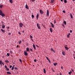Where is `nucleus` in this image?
<instances>
[{
  "instance_id": "obj_9",
  "label": "nucleus",
  "mask_w": 75,
  "mask_h": 75,
  "mask_svg": "<svg viewBox=\"0 0 75 75\" xmlns=\"http://www.w3.org/2000/svg\"><path fill=\"white\" fill-rule=\"evenodd\" d=\"M25 8H27V9H29V7H28V5H27V4L25 5Z\"/></svg>"
},
{
  "instance_id": "obj_21",
  "label": "nucleus",
  "mask_w": 75,
  "mask_h": 75,
  "mask_svg": "<svg viewBox=\"0 0 75 75\" xmlns=\"http://www.w3.org/2000/svg\"><path fill=\"white\" fill-rule=\"evenodd\" d=\"M7 74H8H8H11V73L10 72L7 71Z\"/></svg>"
},
{
  "instance_id": "obj_42",
  "label": "nucleus",
  "mask_w": 75,
  "mask_h": 75,
  "mask_svg": "<svg viewBox=\"0 0 75 75\" xmlns=\"http://www.w3.org/2000/svg\"><path fill=\"white\" fill-rule=\"evenodd\" d=\"M67 37H68V38H69V35L68 34L67 35Z\"/></svg>"
},
{
  "instance_id": "obj_39",
  "label": "nucleus",
  "mask_w": 75,
  "mask_h": 75,
  "mask_svg": "<svg viewBox=\"0 0 75 75\" xmlns=\"http://www.w3.org/2000/svg\"><path fill=\"white\" fill-rule=\"evenodd\" d=\"M2 64V61L0 60V64Z\"/></svg>"
},
{
  "instance_id": "obj_63",
  "label": "nucleus",
  "mask_w": 75,
  "mask_h": 75,
  "mask_svg": "<svg viewBox=\"0 0 75 75\" xmlns=\"http://www.w3.org/2000/svg\"><path fill=\"white\" fill-rule=\"evenodd\" d=\"M53 72H55V70H53Z\"/></svg>"
},
{
  "instance_id": "obj_5",
  "label": "nucleus",
  "mask_w": 75,
  "mask_h": 75,
  "mask_svg": "<svg viewBox=\"0 0 75 75\" xmlns=\"http://www.w3.org/2000/svg\"><path fill=\"white\" fill-rule=\"evenodd\" d=\"M24 53L25 55L26 56H27V55H28V54H27V52H26L25 51H24Z\"/></svg>"
},
{
  "instance_id": "obj_27",
  "label": "nucleus",
  "mask_w": 75,
  "mask_h": 75,
  "mask_svg": "<svg viewBox=\"0 0 75 75\" xmlns=\"http://www.w3.org/2000/svg\"><path fill=\"white\" fill-rule=\"evenodd\" d=\"M3 5H0V8H2V7H3Z\"/></svg>"
},
{
  "instance_id": "obj_22",
  "label": "nucleus",
  "mask_w": 75,
  "mask_h": 75,
  "mask_svg": "<svg viewBox=\"0 0 75 75\" xmlns=\"http://www.w3.org/2000/svg\"><path fill=\"white\" fill-rule=\"evenodd\" d=\"M9 2L11 3H13V0H10Z\"/></svg>"
},
{
  "instance_id": "obj_47",
  "label": "nucleus",
  "mask_w": 75,
  "mask_h": 75,
  "mask_svg": "<svg viewBox=\"0 0 75 75\" xmlns=\"http://www.w3.org/2000/svg\"><path fill=\"white\" fill-rule=\"evenodd\" d=\"M11 33H8V35H11Z\"/></svg>"
},
{
  "instance_id": "obj_1",
  "label": "nucleus",
  "mask_w": 75,
  "mask_h": 75,
  "mask_svg": "<svg viewBox=\"0 0 75 75\" xmlns=\"http://www.w3.org/2000/svg\"><path fill=\"white\" fill-rule=\"evenodd\" d=\"M40 13L41 14H42V15L43 14V13L44 12V11H43L41 9H40L39 11Z\"/></svg>"
},
{
  "instance_id": "obj_36",
  "label": "nucleus",
  "mask_w": 75,
  "mask_h": 75,
  "mask_svg": "<svg viewBox=\"0 0 75 75\" xmlns=\"http://www.w3.org/2000/svg\"><path fill=\"white\" fill-rule=\"evenodd\" d=\"M5 68L6 69H7V66L6 65L5 66Z\"/></svg>"
},
{
  "instance_id": "obj_61",
  "label": "nucleus",
  "mask_w": 75,
  "mask_h": 75,
  "mask_svg": "<svg viewBox=\"0 0 75 75\" xmlns=\"http://www.w3.org/2000/svg\"><path fill=\"white\" fill-rule=\"evenodd\" d=\"M1 65V66H2V64H0Z\"/></svg>"
},
{
  "instance_id": "obj_28",
  "label": "nucleus",
  "mask_w": 75,
  "mask_h": 75,
  "mask_svg": "<svg viewBox=\"0 0 75 75\" xmlns=\"http://www.w3.org/2000/svg\"><path fill=\"white\" fill-rule=\"evenodd\" d=\"M21 43V40H20L19 42V44H20Z\"/></svg>"
},
{
  "instance_id": "obj_40",
  "label": "nucleus",
  "mask_w": 75,
  "mask_h": 75,
  "mask_svg": "<svg viewBox=\"0 0 75 75\" xmlns=\"http://www.w3.org/2000/svg\"><path fill=\"white\" fill-rule=\"evenodd\" d=\"M14 68L13 67H12V68L11 69L12 70H13L14 69Z\"/></svg>"
},
{
  "instance_id": "obj_58",
  "label": "nucleus",
  "mask_w": 75,
  "mask_h": 75,
  "mask_svg": "<svg viewBox=\"0 0 75 75\" xmlns=\"http://www.w3.org/2000/svg\"><path fill=\"white\" fill-rule=\"evenodd\" d=\"M9 28H9V27H7V28L8 29H9Z\"/></svg>"
},
{
  "instance_id": "obj_26",
  "label": "nucleus",
  "mask_w": 75,
  "mask_h": 75,
  "mask_svg": "<svg viewBox=\"0 0 75 75\" xmlns=\"http://www.w3.org/2000/svg\"><path fill=\"white\" fill-rule=\"evenodd\" d=\"M2 28H5V25H2Z\"/></svg>"
},
{
  "instance_id": "obj_31",
  "label": "nucleus",
  "mask_w": 75,
  "mask_h": 75,
  "mask_svg": "<svg viewBox=\"0 0 75 75\" xmlns=\"http://www.w3.org/2000/svg\"><path fill=\"white\" fill-rule=\"evenodd\" d=\"M46 58L47 59V60H48H48H49L50 59H49V58H48V57H46Z\"/></svg>"
},
{
  "instance_id": "obj_56",
  "label": "nucleus",
  "mask_w": 75,
  "mask_h": 75,
  "mask_svg": "<svg viewBox=\"0 0 75 75\" xmlns=\"http://www.w3.org/2000/svg\"><path fill=\"white\" fill-rule=\"evenodd\" d=\"M17 48H18V45H17Z\"/></svg>"
},
{
  "instance_id": "obj_55",
  "label": "nucleus",
  "mask_w": 75,
  "mask_h": 75,
  "mask_svg": "<svg viewBox=\"0 0 75 75\" xmlns=\"http://www.w3.org/2000/svg\"><path fill=\"white\" fill-rule=\"evenodd\" d=\"M68 35H71V34H70V33H69Z\"/></svg>"
},
{
  "instance_id": "obj_46",
  "label": "nucleus",
  "mask_w": 75,
  "mask_h": 75,
  "mask_svg": "<svg viewBox=\"0 0 75 75\" xmlns=\"http://www.w3.org/2000/svg\"><path fill=\"white\" fill-rule=\"evenodd\" d=\"M10 52L11 54H13V52L12 51H10Z\"/></svg>"
},
{
  "instance_id": "obj_7",
  "label": "nucleus",
  "mask_w": 75,
  "mask_h": 75,
  "mask_svg": "<svg viewBox=\"0 0 75 75\" xmlns=\"http://www.w3.org/2000/svg\"><path fill=\"white\" fill-rule=\"evenodd\" d=\"M1 14V15H0V16H1L3 17H5V14H4L3 13Z\"/></svg>"
},
{
  "instance_id": "obj_33",
  "label": "nucleus",
  "mask_w": 75,
  "mask_h": 75,
  "mask_svg": "<svg viewBox=\"0 0 75 75\" xmlns=\"http://www.w3.org/2000/svg\"><path fill=\"white\" fill-rule=\"evenodd\" d=\"M7 55L8 57H9V56L10 55V54L8 53H7Z\"/></svg>"
},
{
  "instance_id": "obj_8",
  "label": "nucleus",
  "mask_w": 75,
  "mask_h": 75,
  "mask_svg": "<svg viewBox=\"0 0 75 75\" xmlns=\"http://www.w3.org/2000/svg\"><path fill=\"white\" fill-rule=\"evenodd\" d=\"M33 47L35 50H36V47H35V44H33Z\"/></svg>"
},
{
  "instance_id": "obj_14",
  "label": "nucleus",
  "mask_w": 75,
  "mask_h": 75,
  "mask_svg": "<svg viewBox=\"0 0 75 75\" xmlns=\"http://www.w3.org/2000/svg\"><path fill=\"white\" fill-rule=\"evenodd\" d=\"M62 54L63 55H65V52H62Z\"/></svg>"
},
{
  "instance_id": "obj_49",
  "label": "nucleus",
  "mask_w": 75,
  "mask_h": 75,
  "mask_svg": "<svg viewBox=\"0 0 75 75\" xmlns=\"http://www.w3.org/2000/svg\"><path fill=\"white\" fill-rule=\"evenodd\" d=\"M70 33H72V30H70Z\"/></svg>"
},
{
  "instance_id": "obj_64",
  "label": "nucleus",
  "mask_w": 75,
  "mask_h": 75,
  "mask_svg": "<svg viewBox=\"0 0 75 75\" xmlns=\"http://www.w3.org/2000/svg\"><path fill=\"white\" fill-rule=\"evenodd\" d=\"M1 22L2 23H4V22H3V21H1Z\"/></svg>"
},
{
  "instance_id": "obj_13",
  "label": "nucleus",
  "mask_w": 75,
  "mask_h": 75,
  "mask_svg": "<svg viewBox=\"0 0 75 75\" xmlns=\"http://www.w3.org/2000/svg\"><path fill=\"white\" fill-rule=\"evenodd\" d=\"M50 30L51 33H52V28H50Z\"/></svg>"
},
{
  "instance_id": "obj_25",
  "label": "nucleus",
  "mask_w": 75,
  "mask_h": 75,
  "mask_svg": "<svg viewBox=\"0 0 75 75\" xmlns=\"http://www.w3.org/2000/svg\"><path fill=\"white\" fill-rule=\"evenodd\" d=\"M64 3H67V0H64Z\"/></svg>"
},
{
  "instance_id": "obj_38",
  "label": "nucleus",
  "mask_w": 75,
  "mask_h": 75,
  "mask_svg": "<svg viewBox=\"0 0 75 75\" xmlns=\"http://www.w3.org/2000/svg\"><path fill=\"white\" fill-rule=\"evenodd\" d=\"M30 38L31 39V38H33V36H32L30 35Z\"/></svg>"
},
{
  "instance_id": "obj_29",
  "label": "nucleus",
  "mask_w": 75,
  "mask_h": 75,
  "mask_svg": "<svg viewBox=\"0 0 75 75\" xmlns=\"http://www.w3.org/2000/svg\"><path fill=\"white\" fill-rule=\"evenodd\" d=\"M53 64L54 66H56V65L57 64V63H53Z\"/></svg>"
},
{
  "instance_id": "obj_12",
  "label": "nucleus",
  "mask_w": 75,
  "mask_h": 75,
  "mask_svg": "<svg viewBox=\"0 0 75 75\" xmlns=\"http://www.w3.org/2000/svg\"><path fill=\"white\" fill-rule=\"evenodd\" d=\"M39 16V14H38V13H37V16H36L37 19H38Z\"/></svg>"
},
{
  "instance_id": "obj_24",
  "label": "nucleus",
  "mask_w": 75,
  "mask_h": 75,
  "mask_svg": "<svg viewBox=\"0 0 75 75\" xmlns=\"http://www.w3.org/2000/svg\"><path fill=\"white\" fill-rule=\"evenodd\" d=\"M69 74V75H71V74H72V71H70L68 73Z\"/></svg>"
},
{
  "instance_id": "obj_32",
  "label": "nucleus",
  "mask_w": 75,
  "mask_h": 75,
  "mask_svg": "<svg viewBox=\"0 0 75 75\" xmlns=\"http://www.w3.org/2000/svg\"><path fill=\"white\" fill-rule=\"evenodd\" d=\"M19 61L21 62H22V60H21V59H19Z\"/></svg>"
},
{
  "instance_id": "obj_50",
  "label": "nucleus",
  "mask_w": 75,
  "mask_h": 75,
  "mask_svg": "<svg viewBox=\"0 0 75 75\" xmlns=\"http://www.w3.org/2000/svg\"><path fill=\"white\" fill-rule=\"evenodd\" d=\"M34 62H37V60L35 59L34 60Z\"/></svg>"
},
{
  "instance_id": "obj_2",
  "label": "nucleus",
  "mask_w": 75,
  "mask_h": 75,
  "mask_svg": "<svg viewBox=\"0 0 75 75\" xmlns=\"http://www.w3.org/2000/svg\"><path fill=\"white\" fill-rule=\"evenodd\" d=\"M23 24L22 23H19V27H20V28H22V27H23Z\"/></svg>"
},
{
  "instance_id": "obj_4",
  "label": "nucleus",
  "mask_w": 75,
  "mask_h": 75,
  "mask_svg": "<svg viewBox=\"0 0 75 75\" xmlns=\"http://www.w3.org/2000/svg\"><path fill=\"white\" fill-rule=\"evenodd\" d=\"M37 25L38 28L39 29H40L41 27H40V26H39V24L38 23H37Z\"/></svg>"
},
{
  "instance_id": "obj_15",
  "label": "nucleus",
  "mask_w": 75,
  "mask_h": 75,
  "mask_svg": "<svg viewBox=\"0 0 75 75\" xmlns=\"http://www.w3.org/2000/svg\"><path fill=\"white\" fill-rule=\"evenodd\" d=\"M1 31H2V32L3 33H5V31H4V30L3 29H1Z\"/></svg>"
},
{
  "instance_id": "obj_59",
  "label": "nucleus",
  "mask_w": 75,
  "mask_h": 75,
  "mask_svg": "<svg viewBox=\"0 0 75 75\" xmlns=\"http://www.w3.org/2000/svg\"><path fill=\"white\" fill-rule=\"evenodd\" d=\"M15 67V65H13V66L12 67Z\"/></svg>"
},
{
  "instance_id": "obj_62",
  "label": "nucleus",
  "mask_w": 75,
  "mask_h": 75,
  "mask_svg": "<svg viewBox=\"0 0 75 75\" xmlns=\"http://www.w3.org/2000/svg\"><path fill=\"white\" fill-rule=\"evenodd\" d=\"M2 64H3V65H4V63H2Z\"/></svg>"
},
{
  "instance_id": "obj_41",
  "label": "nucleus",
  "mask_w": 75,
  "mask_h": 75,
  "mask_svg": "<svg viewBox=\"0 0 75 75\" xmlns=\"http://www.w3.org/2000/svg\"><path fill=\"white\" fill-rule=\"evenodd\" d=\"M6 69V71H9V69L7 68Z\"/></svg>"
},
{
  "instance_id": "obj_54",
  "label": "nucleus",
  "mask_w": 75,
  "mask_h": 75,
  "mask_svg": "<svg viewBox=\"0 0 75 75\" xmlns=\"http://www.w3.org/2000/svg\"><path fill=\"white\" fill-rule=\"evenodd\" d=\"M22 33H24V30H23V31H22Z\"/></svg>"
},
{
  "instance_id": "obj_16",
  "label": "nucleus",
  "mask_w": 75,
  "mask_h": 75,
  "mask_svg": "<svg viewBox=\"0 0 75 75\" xmlns=\"http://www.w3.org/2000/svg\"><path fill=\"white\" fill-rule=\"evenodd\" d=\"M43 71H44V72L45 74L46 73V70H45V69H43Z\"/></svg>"
},
{
  "instance_id": "obj_18",
  "label": "nucleus",
  "mask_w": 75,
  "mask_h": 75,
  "mask_svg": "<svg viewBox=\"0 0 75 75\" xmlns=\"http://www.w3.org/2000/svg\"><path fill=\"white\" fill-rule=\"evenodd\" d=\"M26 51L27 52L28 51H29V50H30V49L28 48V47H27L26 48Z\"/></svg>"
},
{
  "instance_id": "obj_51",
  "label": "nucleus",
  "mask_w": 75,
  "mask_h": 75,
  "mask_svg": "<svg viewBox=\"0 0 75 75\" xmlns=\"http://www.w3.org/2000/svg\"><path fill=\"white\" fill-rule=\"evenodd\" d=\"M10 68H12V66L10 65Z\"/></svg>"
},
{
  "instance_id": "obj_52",
  "label": "nucleus",
  "mask_w": 75,
  "mask_h": 75,
  "mask_svg": "<svg viewBox=\"0 0 75 75\" xmlns=\"http://www.w3.org/2000/svg\"><path fill=\"white\" fill-rule=\"evenodd\" d=\"M61 69H63V67L62 66L61 67Z\"/></svg>"
},
{
  "instance_id": "obj_19",
  "label": "nucleus",
  "mask_w": 75,
  "mask_h": 75,
  "mask_svg": "<svg viewBox=\"0 0 75 75\" xmlns=\"http://www.w3.org/2000/svg\"><path fill=\"white\" fill-rule=\"evenodd\" d=\"M64 23L65 25H67V23L66 22V21H64Z\"/></svg>"
},
{
  "instance_id": "obj_10",
  "label": "nucleus",
  "mask_w": 75,
  "mask_h": 75,
  "mask_svg": "<svg viewBox=\"0 0 75 75\" xmlns=\"http://www.w3.org/2000/svg\"><path fill=\"white\" fill-rule=\"evenodd\" d=\"M50 23L51 24L52 27V28H54V24H53L51 22Z\"/></svg>"
},
{
  "instance_id": "obj_3",
  "label": "nucleus",
  "mask_w": 75,
  "mask_h": 75,
  "mask_svg": "<svg viewBox=\"0 0 75 75\" xmlns=\"http://www.w3.org/2000/svg\"><path fill=\"white\" fill-rule=\"evenodd\" d=\"M49 12L48 10H47V16H49Z\"/></svg>"
},
{
  "instance_id": "obj_34",
  "label": "nucleus",
  "mask_w": 75,
  "mask_h": 75,
  "mask_svg": "<svg viewBox=\"0 0 75 75\" xmlns=\"http://www.w3.org/2000/svg\"><path fill=\"white\" fill-rule=\"evenodd\" d=\"M18 33L19 34H20V35H21V33H20V32H18Z\"/></svg>"
},
{
  "instance_id": "obj_60",
  "label": "nucleus",
  "mask_w": 75,
  "mask_h": 75,
  "mask_svg": "<svg viewBox=\"0 0 75 75\" xmlns=\"http://www.w3.org/2000/svg\"><path fill=\"white\" fill-rule=\"evenodd\" d=\"M61 1H64V0H60Z\"/></svg>"
},
{
  "instance_id": "obj_57",
  "label": "nucleus",
  "mask_w": 75,
  "mask_h": 75,
  "mask_svg": "<svg viewBox=\"0 0 75 75\" xmlns=\"http://www.w3.org/2000/svg\"><path fill=\"white\" fill-rule=\"evenodd\" d=\"M36 46L37 47H39V46H38V45H36Z\"/></svg>"
},
{
  "instance_id": "obj_23",
  "label": "nucleus",
  "mask_w": 75,
  "mask_h": 75,
  "mask_svg": "<svg viewBox=\"0 0 75 75\" xmlns=\"http://www.w3.org/2000/svg\"><path fill=\"white\" fill-rule=\"evenodd\" d=\"M3 13V12L1 10H0V15H1V14Z\"/></svg>"
},
{
  "instance_id": "obj_20",
  "label": "nucleus",
  "mask_w": 75,
  "mask_h": 75,
  "mask_svg": "<svg viewBox=\"0 0 75 75\" xmlns=\"http://www.w3.org/2000/svg\"><path fill=\"white\" fill-rule=\"evenodd\" d=\"M54 1H53V0H52L51 1H50V3H52V4H53V3H54Z\"/></svg>"
},
{
  "instance_id": "obj_30",
  "label": "nucleus",
  "mask_w": 75,
  "mask_h": 75,
  "mask_svg": "<svg viewBox=\"0 0 75 75\" xmlns=\"http://www.w3.org/2000/svg\"><path fill=\"white\" fill-rule=\"evenodd\" d=\"M5 62H6V63H8V62H9L8 61V60H5Z\"/></svg>"
},
{
  "instance_id": "obj_6",
  "label": "nucleus",
  "mask_w": 75,
  "mask_h": 75,
  "mask_svg": "<svg viewBox=\"0 0 75 75\" xmlns=\"http://www.w3.org/2000/svg\"><path fill=\"white\" fill-rule=\"evenodd\" d=\"M50 50H51V51H53V52H54V53H55V51L54 50V49H52V48H51L50 49Z\"/></svg>"
},
{
  "instance_id": "obj_17",
  "label": "nucleus",
  "mask_w": 75,
  "mask_h": 75,
  "mask_svg": "<svg viewBox=\"0 0 75 75\" xmlns=\"http://www.w3.org/2000/svg\"><path fill=\"white\" fill-rule=\"evenodd\" d=\"M70 16L71 18L72 19L73 18V16H72V15L71 14H70Z\"/></svg>"
},
{
  "instance_id": "obj_53",
  "label": "nucleus",
  "mask_w": 75,
  "mask_h": 75,
  "mask_svg": "<svg viewBox=\"0 0 75 75\" xmlns=\"http://www.w3.org/2000/svg\"><path fill=\"white\" fill-rule=\"evenodd\" d=\"M48 61L49 62H50V63H51V62H50V60H48Z\"/></svg>"
},
{
  "instance_id": "obj_48",
  "label": "nucleus",
  "mask_w": 75,
  "mask_h": 75,
  "mask_svg": "<svg viewBox=\"0 0 75 75\" xmlns=\"http://www.w3.org/2000/svg\"><path fill=\"white\" fill-rule=\"evenodd\" d=\"M71 71L72 72H74V70L73 69H71Z\"/></svg>"
},
{
  "instance_id": "obj_35",
  "label": "nucleus",
  "mask_w": 75,
  "mask_h": 75,
  "mask_svg": "<svg viewBox=\"0 0 75 75\" xmlns=\"http://www.w3.org/2000/svg\"><path fill=\"white\" fill-rule=\"evenodd\" d=\"M32 18H34V15H32Z\"/></svg>"
},
{
  "instance_id": "obj_43",
  "label": "nucleus",
  "mask_w": 75,
  "mask_h": 75,
  "mask_svg": "<svg viewBox=\"0 0 75 75\" xmlns=\"http://www.w3.org/2000/svg\"><path fill=\"white\" fill-rule=\"evenodd\" d=\"M63 12L64 13H65V11L64 10L63 11Z\"/></svg>"
},
{
  "instance_id": "obj_37",
  "label": "nucleus",
  "mask_w": 75,
  "mask_h": 75,
  "mask_svg": "<svg viewBox=\"0 0 75 75\" xmlns=\"http://www.w3.org/2000/svg\"><path fill=\"white\" fill-rule=\"evenodd\" d=\"M14 69H17V67H14Z\"/></svg>"
},
{
  "instance_id": "obj_44",
  "label": "nucleus",
  "mask_w": 75,
  "mask_h": 75,
  "mask_svg": "<svg viewBox=\"0 0 75 75\" xmlns=\"http://www.w3.org/2000/svg\"><path fill=\"white\" fill-rule=\"evenodd\" d=\"M56 23V21H55V20H54V24H55Z\"/></svg>"
},
{
  "instance_id": "obj_11",
  "label": "nucleus",
  "mask_w": 75,
  "mask_h": 75,
  "mask_svg": "<svg viewBox=\"0 0 75 75\" xmlns=\"http://www.w3.org/2000/svg\"><path fill=\"white\" fill-rule=\"evenodd\" d=\"M65 50H67V51H68V50H69V48L67 47H65Z\"/></svg>"
},
{
  "instance_id": "obj_45",
  "label": "nucleus",
  "mask_w": 75,
  "mask_h": 75,
  "mask_svg": "<svg viewBox=\"0 0 75 75\" xmlns=\"http://www.w3.org/2000/svg\"><path fill=\"white\" fill-rule=\"evenodd\" d=\"M30 51H33V50L32 49H31V48H30Z\"/></svg>"
}]
</instances>
